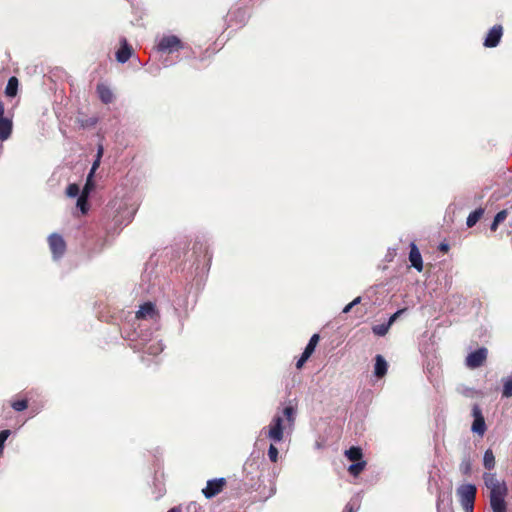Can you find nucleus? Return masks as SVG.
Here are the masks:
<instances>
[{"label": "nucleus", "mask_w": 512, "mask_h": 512, "mask_svg": "<svg viewBox=\"0 0 512 512\" xmlns=\"http://www.w3.org/2000/svg\"><path fill=\"white\" fill-rule=\"evenodd\" d=\"M296 409L292 405L283 408L281 413H277L272 418L266 431V436L273 442L279 443L284 438V430L292 429L296 419Z\"/></svg>", "instance_id": "1"}, {"label": "nucleus", "mask_w": 512, "mask_h": 512, "mask_svg": "<svg viewBox=\"0 0 512 512\" xmlns=\"http://www.w3.org/2000/svg\"><path fill=\"white\" fill-rule=\"evenodd\" d=\"M476 491V486L473 484L461 485L457 489V494L465 512H473Z\"/></svg>", "instance_id": "2"}, {"label": "nucleus", "mask_w": 512, "mask_h": 512, "mask_svg": "<svg viewBox=\"0 0 512 512\" xmlns=\"http://www.w3.org/2000/svg\"><path fill=\"white\" fill-rule=\"evenodd\" d=\"M183 48L181 40L175 35L163 36L157 45L160 52L173 53Z\"/></svg>", "instance_id": "3"}, {"label": "nucleus", "mask_w": 512, "mask_h": 512, "mask_svg": "<svg viewBox=\"0 0 512 512\" xmlns=\"http://www.w3.org/2000/svg\"><path fill=\"white\" fill-rule=\"evenodd\" d=\"M226 480L223 477L214 478L207 481L206 487L202 489L205 498L211 499L218 495L224 488Z\"/></svg>", "instance_id": "4"}, {"label": "nucleus", "mask_w": 512, "mask_h": 512, "mask_svg": "<svg viewBox=\"0 0 512 512\" xmlns=\"http://www.w3.org/2000/svg\"><path fill=\"white\" fill-rule=\"evenodd\" d=\"M49 246L54 259H59L63 256L66 250V244L63 237L57 233H53L48 238Z\"/></svg>", "instance_id": "5"}, {"label": "nucleus", "mask_w": 512, "mask_h": 512, "mask_svg": "<svg viewBox=\"0 0 512 512\" xmlns=\"http://www.w3.org/2000/svg\"><path fill=\"white\" fill-rule=\"evenodd\" d=\"M508 490L489 493V502L492 512H507L505 497Z\"/></svg>", "instance_id": "6"}, {"label": "nucleus", "mask_w": 512, "mask_h": 512, "mask_svg": "<svg viewBox=\"0 0 512 512\" xmlns=\"http://www.w3.org/2000/svg\"><path fill=\"white\" fill-rule=\"evenodd\" d=\"M472 416L474 421L471 426V431L475 434L483 436L486 431L485 419L482 415V410L479 405L475 404L472 407Z\"/></svg>", "instance_id": "7"}, {"label": "nucleus", "mask_w": 512, "mask_h": 512, "mask_svg": "<svg viewBox=\"0 0 512 512\" xmlns=\"http://www.w3.org/2000/svg\"><path fill=\"white\" fill-rule=\"evenodd\" d=\"M488 350L485 347H481L471 352L466 357V365L471 369L480 367L487 358Z\"/></svg>", "instance_id": "8"}, {"label": "nucleus", "mask_w": 512, "mask_h": 512, "mask_svg": "<svg viewBox=\"0 0 512 512\" xmlns=\"http://www.w3.org/2000/svg\"><path fill=\"white\" fill-rule=\"evenodd\" d=\"M483 479L490 493L508 490L506 483L499 481L494 473H484Z\"/></svg>", "instance_id": "9"}, {"label": "nucleus", "mask_w": 512, "mask_h": 512, "mask_svg": "<svg viewBox=\"0 0 512 512\" xmlns=\"http://www.w3.org/2000/svg\"><path fill=\"white\" fill-rule=\"evenodd\" d=\"M502 32H503V29H502L501 25L493 26L489 30V32L484 40V46L489 47V48L496 47L500 42V39L502 37Z\"/></svg>", "instance_id": "10"}, {"label": "nucleus", "mask_w": 512, "mask_h": 512, "mask_svg": "<svg viewBox=\"0 0 512 512\" xmlns=\"http://www.w3.org/2000/svg\"><path fill=\"white\" fill-rule=\"evenodd\" d=\"M120 44H121V47L116 52V60L119 63L124 64L132 56L133 49H132L131 45H129V43L127 42V39L125 37H122L120 39Z\"/></svg>", "instance_id": "11"}, {"label": "nucleus", "mask_w": 512, "mask_h": 512, "mask_svg": "<svg viewBox=\"0 0 512 512\" xmlns=\"http://www.w3.org/2000/svg\"><path fill=\"white\" fill-rule=\"evenodd\" d=\"M409 261L411 262V266L415 268L418 272H421L423 270L422 256L417 245L414 242L410 243Z\"/></svg>", "instance_id": "12"}, {"label": "nucleus", "mask_w": 512, "mask_h": 512, "mask_svg": "<svg viewBox=\"0 0 512 512\" xmlns=\"http://www.w3.org/2000/svg\"><path fill=\"white\" fill-rule=\"evenodd\" d=\"M157 316L155 305L151 302H146L140 306L136 312L137 319H154Z\"/></svg>", "instance_id": "13"}, {"label": "nucleus", "mask_w": 512, "mask_h": 512, "mask_svg": "<svg viewBox=\"0 0 512 512\" xmlns=\"http://www.w3.org/2000/svg\"><path fill=\"white\" fill-rule=\"evenodd\" d=\"M12 120L6 117H0V140L5 141L10 138L12 133Z\"/></svg>", "instance_id": "14"}, {"label": "nucleus", "mask_w": 512, "mask_h": 512, "mask_svg": "<svg viewBox=\"0 0 512 512\" xmlns=\"http://www.w3.org/2000/svg\"><path fill=\"white\" fill-rule=\"evenodd\" d=\"M164 349L163 344L159 340H150L148 343L144 344L142 347V351L145 354L149 355H158Z\"/></svg>", "instance_id": "15"}, {"label": "nucleus", "mask_w": 512, "mask_h": 512, "mask_svg": "<svg viewBox=\"0 0 512 512\" xmlns=\"http://www.w3.org/2000/svg\"><path fill=\"white\" fill-rule=\"evenodd\" d=\"M97 93L101 101L105 104L111 103L114 99L112 90L104 84L97 85Z\"/></svg>", "instance_id": "16"}, {"label": "nucleus", "mask_w": 512, "mask_h": 512, "mask_svg": "<svg viewBox=\"0 0 512 512\" xmlns=\"http://www.w3.org/2000/svg\"><path fill=\"white\" fill-rule=\"evenodd\" d=\"M387 372V362L383 356L377 355L375 358L374 373L377 377H383Z\"/></svg>", "instance_id": "17"}, {"label": "nucleus", "mask_w": 512, "mask_h": 512, "mask_svg": "<svg viewBox=\"0 0 512 512\" xmlns=\"http://www.w3.org/2000/svg\"><path fill=\"white\" fill-rule=\"evenodd\" d=\"M18 91V79L16 77H10L6 88H5V94L8 97H14L16 96Z\"/></svg>", "instance_id": "18"}, {"label": "nucleus", "mask_w": 512, "mask_h": 512, "mask_svg": "<svg viewBox=\"0 0 512 512\" xmlns=\"http://www.w3.org/2000/svg\"><path fill=\"white\" fill-rule=\"evenodd\" d=\"M483 214H484V209H482V208H478V209L472 211L466 219V225L468 227H473L480 220V218L483 216Z\"/></svg>", "instance_id": "19"}, {"label": "nucleus", "mask_w": 512, "mask_h": 512, "mask_svg": "<svg viewBox=\"0 0 512 512\" xmlns=\"http://www.w3.org/2000/svg\"><path fill=\"white\" fill-rule=\"evenodd\" d=\"M346 457L352 462H359L362 459V450L359 447H351L345 451Z\"/></svg>", "instance_id": "20"}, {"label": "nucleus", "mask_w": 512, "mask_h": 512, "mask_svg": "<svg viewBox=\"0 0 512 512\" xmlns=\"http://www.w3.org/2000/svg\"><path fill=\"white\" fill-rule=\"evenodd\" d=\"M483 465L486 469L491 470L495 467V456L491 449H487L483 455Z\"/></svg>", "instance_id": "21"}, {"label": "nucleus", "mask_w": 512, "mask_h": 512, "mask_svg": "<svg viewBox=\"0 0 512 512\" xmlns=\"http://www.w3.org/2000/svg\"><path fill=\"white\" fill-rule=\"evenodd\" d=\"M503 382V390L502 396L509 398L512 396V377H506L502 380Z\"/></svg>", "instance_id": "22"}, {"label": "nucleus", "mask_w": 512, "mask_h": 512, "mask_svg": "<svg viewBox=\"0 0 512 512\" xmlns=\"http://www.w3.org/2000/svg\"><path fill=\"white\" fill-rule=\"evenodd\" d=\"M390 327H391L390 324H388V322H386V323H382V324L373 326L372 331L377 336H385L388 333Z\"/></svg>", "instance_id": "23"}, {"label": "nucleus", "mask_w": 512, "mask_h": 512, "mask_svg": "<svg viewBox=\"0 0 512 512\" xmlns=\"http://www.w3.org/2000/svg\"><path fill=\"white\" fill-rule=\"evenodd\" d=\"M365 466V461L355 462L348 467V471L350 472L351 475L357 476L361 471H363Z\"/></svg>", "instance_id": "24"}, {"label": "nucleus", "mask_w": 512, "mask_h": 512, "mask_svg": "<svg viewBox=\"0 0 512 512\" xmlns=\"http://www.w3.org/2000/svg\"><path fill=\"white\" fill-rule=\"evenodd\" d=\"M318 341H319V335L318 334L312 335V337L310 338L308 344L306 345V347L304 349V352H306L309 355H312V353L314 352V350L318 344Z\"/></svg>", "instance_id": "25"}, {"label": "nucleus", "mask_w": 512, "mask_h": 512, "mask_svg": "<svg viewBox=\"0 0 512 512\" xmlns=\"http://www.w3.org/2000/svg\"><path fill=\"white\" fill-rule=\"evenodd\" d=\"M79 192H80V188L75 183L69 184L66 189V195L70 198L77 197L79 195Z\"/></svg>", "instance_id": "26"}, {"label": "nucleus", "mask_w": 512, "mask_h": 512, "mask_svg": "<svg viewBox=\"0 0 512 512\" xmlns=\"http://www.w3.org/2000/svg\"><path fill=\"white\" fill-rule=\"evenodd\" d=\"M87 195L82 194L77 199V207L82 211V213H86L87 211Z\"/></svg>", "instance_id": "27"}, {"label": "nucleus", "mask_w": 512, "mask_h": 512, "mask_svg": "<svg viewBox=\"0 0 512 512\" xmlns=\"http://www.w3.org/2000/svg\"><path fill=\"white\" fill-rule=\"evenodd\" d=\"M102 155V147H100L98 149V153H97V159L94 161V163L92 164V167L90 169V172H89V178H93L94 176V173L95 171L97 170V168L99 167V164H100V157Z\"/></svg>", "instance_id": "28"}, {"label": "nucleus", "mask_w": 512, "mask_h": 512, "mask_svg": "<svg viewBox=\"0 0 512 512\" xmlns=\"http://www.w3.org/2000/svg\"><path fill=\"white\" fill-rule=\"evenodd\" d=\"M268 457L272 462H277L278 460V449L275 447V445L272 443L269 446L268 449Z\"/></svg>", "instance_id": "29"}, {"label": "nucleus", "mask_w": 512, "mask_h": 512, "mask_svg": "<svg viewBox=\"0 0 512 512\" xmlns=\"http://www.w3.org/2000/svg\"><path fill=\"white\" fill-rule=\"evenodd\" d=\"M9 435H10V430H2L0 432V456L2 455L5 442H6L7 438L9 437Z\"/></svg>", "instance_id": "30"}, {"label": "nucleus", "mask_w": 512, "mask_h": 512, "mask_svg": "<svg viewBox=\"0 0 512 512\" xmlns=\"http://www.w3.org/2000/svg\"><path fill=\"white\" fill-rule=\"evenodd\" d=\"M12 408L15 411H23L27 408V401L26 400H18L12 403Z\"/></svg>", "instance_id": "31"}, {"label": "nucleus", "mask_w": 512, "mask_h": 512, "mask_svg": "<svg viewBox=\"0 0 512 512\" xmlns=\"http://www.w3.org/2000/svg\"><path fill=\"white\" fill-rule=\"evenodd\" d=\"M93 181H92V178H89V175L87 176V181H86V184L83 188V191H82V194H85V195H89L90 191L93 189Z\"/></svg>", "instance_id": "32"}, {"label": "nucleus", "mask_w": 512, "mask_h": 512, "mask_svg": "<svg viewBox=\"0 0 512 512\" xmlns=\"http://www.w3.org/2000/svg\"><path fill=\"white\" fill-rule=\"evenodd\" d=\"M361 302V297H356L352 302H350L349 304H347L344 308H343V313H349L351 311V309L359 304Z\"/></svg>", "instance_id": "33"}, {"label": "nucleus", "mask_w": 512, "mask_h": 512, "mask_svg": "<svg viewBox=\"0 0 512 512\" xmlns=\"http://www.w3.org/2000/svg\"><path fill=\"white\" fill-rule=\"evenodd\" d=\"M507 215H508V211L506 209H504V210L499 211L495 215L494 219H496V223H502L507 218Z\"/></svg>", "instance_id": "34"}, {"label": "nucleus", "mask_w": 512, "mask_h": 512, "mask_svg": "<svg viewBox=\"0 0 512 512\" xmlns=\"http://www.w3.org/2000/svg\"><path fill=\"white\" fill-rule=\"evenodd\" d=\"M311 355L307 354L306 352L303 351L301 357L298 359L297 363H296V367L298 369H300L304 363L309 359Z\"/></svg>", "instance_id": "35"}, {"label": "nucleus", "mask_w": 512, "mask_h": 512, "mask_svg": "<svg viewBox=\"0 0 512 512\" xmlns=\"http://www.w3.org/2000/svg\"><path fill=\"white\" fill-rule=\"evenodd\" d=\"M404 312V309H400L396 311L394 314H392L387 321L390 326L398 319V317Z\"/></svg>", "instance_id": "36"}, {"label": "nucleus", "mask_w": 512, "mask_h": 512, "mask_svg": "<svg viewBox=\"0 0 512 512\" xmlns=\"http://www.w3.org/2000/svg\"><path fill=\"white\" fill-rule=\"evenodd\" d=\"M358 509H359V505L357 503L349 502L346 505L344 512H357Z\"/></svg>", "instance_id": "37"}, {"label": "nucleus", "mask_w": 512, "mask_h": 512, "mask_svg": "<svg viewBox=\"0 0 512 512\" xmlns=\"http://www.w3.org/2000/svg\"><path fill=\"white\" fill-rule=\"evenodd\" d=\"M460 468H461L463 473L468 474L470 472V470H471V464H470L469 460L463 461L461 463Z\"/></svg>", "instance_id": "38"}, {"label": "nucleus", "mask_w": 512, "mask_h": 512, "mask_svg": "<svg viewBox=\"0 0 512 512\" xmlns=\"http://www.w3.org/2000/svg\"><path fill=\"white\" fill-rule=\"evenodd\" d=\"M198 508H199V505L196 502H191L188 505V510H194V512H197Z\"/></svg>", "instance_id": "39"}, {"label": "nucleus", "mask_w": 512, "mask_h": 512, "mask_svg": "<svg viewBox=\"0 0 512 512\" xmlns=\"http://www.w3.org/2000/svg\"><path fill=\"white\" fill-rule=\"evenodd\" d=\"M439 249L441 251L447 252L449 250V245L447 243H442L440 244Z\"/></svg>", "instance_id": "40"}, {"label": "nucleus", "mask_w": 512, "mask_h": 512, "mask_svg": "<svg viewBox=\"0 0 512 512\" xmlns=\"http://www.w3.org/2000/svg\"><path fill=\"white\" fill-rule=\"evenodd\" d=\"M499 224H500V223H496V219H494V220H493V222H492V224H491V226H490V229H491L492 231H496V229H497V227H498V225H499Z\"/></svg>", "instance_id": "41"}, {"label": "nucleus", "mask_w": 512, "mask_h": 512, "mask_svg": "<svg viewBox=\"0 0 512 512\" xmlns=\"http://www.w3.org/2000/svg\"><path fill=\"white\" fill-rule=\"evenodd\" d=\"M3 114H4V105H3V103L0 101V117H4V116H3Z\"/></svg>", "instance_id": "42"}, {"label": "nucleus", "mask_w": 512, "mask_h": 512, "mask_svg": "<svg viewBox=\"0 0 512 512\" xmlns=\"http://www.w3.org/2000/svg\"><path fill=\"white\" fill-rule=\"evenodd\" d=\"M168 512H180V508H178V507H173V508H171Z\"/></svg>", "instance_id": "43"}, {"label": "nucleus", "mask_w": 512, "mask_h": 512, "mask_svg": "<svg viewBox=\"0 0 512 512\" xmlns=\"http://www.w3.org/2000/svg\"><path fill=\"white\" fill-rule=\"evenodd\" d=\"M135 213V210L133 209L130 213H129V216L127 218L128 221H130V219L132 218V216L134 215Z\"/></svg>", "instance_id": "44"}]
</instances>
